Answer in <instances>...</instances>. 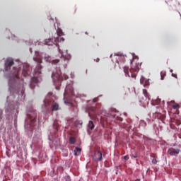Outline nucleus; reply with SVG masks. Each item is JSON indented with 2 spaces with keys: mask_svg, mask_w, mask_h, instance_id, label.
I'll return each instance as SVG.
<instances>
[{
  "mask_svg": "<svg viewBox=\"0 0 181 181\" xmlns=\"http://www.w3.org/2000/svg\"><path fill=\"white\" fill-rule=\"evenodd\" d=\"M4 69L5 71H6L8 75H10V77H12V78L9 80L8 84H12V80L13 83H15L16 80H19V74H18V73H19V71L15 66V62H13V59L7 58L5 60Z\"/></svg>",
  "mask_w": 181,
  "mask_h": 181,
  "instance_id": "f257e3e1",
  "label": "nucleus"
},
{
  "mask_svg": "<svg viewBox=\"0 0 181 181\" xmlns=\"http://www.w3.org/2000/svg\"><path fill=\"white\" fill-rule=\"evenodd\" d=\"M124 72L125 75L128 77H132V78H136V75L139 71V64H135L134 65H132L131 69L124 66L123 68Z\"/></svg>",
  "mask_w": 181,
  "mask_h": 181,
  "instance_id": "f03ea898",
  "label": "nucleus"
},
{
  "mask_svg": "<svg viewBox=\"0 0 181 181\" xmlns=\"http://www.w3.org/2000/svg\"><path fill=\"white\" fill-rule=\"evenodd\" d=\"M59 52L62 54V57L60 59H54V60H50L49 59H50L49 57H45V60H47V62H49V63H52V64H57V63H60V64H63V66H66V63H69V60H70V59H71V57H70V55H68L67 57H64L63 55V51H62V49H60L59 48Z\"/></svg>",
  "mask_w": 181,
  "mask_h": 181,
  "instance_id": "7ed1b4c3",
  "label": "nucleus"
},
{
  "mask_svg": "<svg viewBox=\"0 0 181 181\" xmlns=\"http://www.w3.org/2000/svg\"><path fill=\"white\" fill-rule=\"evenodd\" d=\"M25 120V128H33L36 124V112H31L27 115Z\"/></svg>",
  "mask_w": 181,
  "mask_h": 181,
  "instance_id": "20e7f679",
  "label": "nucleus"
},
{
  "mask_svg": "<svg viewBox=\"0 0 181 181\" xmlns=\"http://www.w3.org/2000/svg\"><path fill=\"white\" fill-rule=\"evenodd\" d=\"M59 42H64V37H57L52 39H47L45 41V45H47V46H53V45H55V46H59Z\"/></svg>",
  "mask_w": 181,
  "mask_h": 181,
  "instance_id": "39448f33",
  "label": "nucleus"
},
{
  "mask_svg": "<svg viewBox=\"0 0 181 181\" xmlns=\"http://www.w3.org/2000/svg\"><path fill=\"white\" fill-rule=\"evenodd\" d=\"M74 94V89L73 88V85H67L65 88V92L64 93V98L73 95Z\"/></svg>",
  "mask_w": 181,
  "mask_h": 181,
  "instance_id": "423d86ee",
  "label": "nucleus"
},
{
  "mask_svg": "<svg viewBox=\"0 0 181 181\" xmlns=\"http://www.w3.org/2000/svg\"><path fill=\"white\" fill-rule=\"evenodd\" d=\"M93 159L95 162H101L103 160V153L101 151L98 150L95 151Z\"/></svg>",
  "mask_w": 181,
  "mask_h": 181,
  "instance_id": "0eeeda50",
  "label": "nucleus"
},
{
  "mask_svg": "<svg viewBox=\"0 0 181 181\" xmlns=\"http://www.w3.org/2000/svg\"><path fill=\"white\" fill-rule=\"evenodd\" d=\"M52 79H53V81L54 83V84H57V83H62V76L60 75V73H52Z\"/></svg>",
  "mask_w": 181,
  "mask_h": 181,
  "instance_id": "6e6552de",
  "label": "nucleus"
},
{
  "mask_svg": "<svg viewBox=\"0 0 181 181\" xmlns=\"http://www.w3.org/2000/svg\"><path fill=\"white\" fill-rule=\"evenodd\" d=\"M180 150L179 148H170L168 150L167 153L170 156H176L179 155Z\"/></svg>",
  "mask_w": 181,
  "mask_h": 181,
  "instance_id": "1a4fd4ad",
  "label": "nucleus"
},
{
  "mask_svg": "<svg viewBox=\"0 0 181 181\" xmlns=\"http://www.w3.org/2000/svg\"><path fill=\"white\" fill-rule=\"evenodd\" d=\"M30 70V66L29 65L25 64L23 66V75L26 77L27 76H29V71Z\"/></svg>",
  "mask_w": 181,
  "mask_h": 181,
  "instance_id": "9d476101",
  "label": "nucleus"
},
{
  "mask_svg": "<svg viewBox=\"0 0 181 181\" xmlns=\"http://www.w3.org/2000/svg\"><path fill=\"white\" fill-rule=\"evenodd\" d=\"M140 83L144 86V87H148L149 86V80L145 78L144 77H141L140 79Z\"/></svg>",
  "mask_w": 181,
  "mask_h": 181,
  "instance_id": "9b49d317",
  "label": "nucleus"
},
{
  "mask_svg": "<svg viewBox=\"0 0 181 181\" xmlns=\"http://www.w3.org/2000/svg\"><path fill=\"white\" fill-rule=\"evenodd\" d=\"M143 94L144 97H146V100H148V101L151 100V95H149V93H148V90L146 89H143Z\"/></svg>",
  "mask_w": 181,
  "mask_h": 181,
  "instance_id": "f8f14e48",
  "label": "nucleus"
},
{
  "mask_svg": "<svg viewBox=\"0 0 181 181\" xmlns=\"http://www.w3.org/2000/svg\"><path fill=\"white\" fill-rule=\"evenodd\" d=\"M52 111H57V110H59V104L54 102H52Z\"/></svg>",
  "mask_w": 181,
  "mask_h": 181,
  "instance_id": "ddd939ff",
  "label": "nucleus"
},
{
  "mask_svg": "<svg viewBox=\"0 0 181 181\" xmlns=\"http://www.w3.org/2000/svg\"><path fill=\"white\" fill-rule=\"evenodd\" d=\"M33 60L35 62H37V63H42V58L39 56V54H37V57L33 58Z\"/></svg>",
  "mask_w": 181,
  "mask_h": 181,
  "instance_id": "4468645a",
  "label": "nucleus"
},
{
  "mask_svg": "<svg viewBox=\"0 0 181 181\" xmlns=\"http://www.w3.org/2000/svg\"><path fill=\"white\" fill-rule=\"evenodd\" d=\"M95 125H94V122H93V121H89L88 124V128H89V129H94Z\"/></svg>",
  "mask_w": 181,
  "mask_h": 181,
  "instance_id": "2eb2a0df",
  "label": "nucleus"
},
{
  "mask_svg": "<svg viewBox=\"0 0 181 181\" xmlns=\"http://www.w3.org/2000/svg\"><path fill=\"white\" fill-rule=\"evenodd\" d=\"M57 34L58 35L59 37H62L61 36H64V33H63V30H62V29H58L57 30Z\"/></svg>",
  "mask_w": 181,
  "mask_h": 181,
  "instance_id": "dca6fc26",
  "label": "nucleus"
},
{
  "mask_svg": "<svg viewBox=\"0 0 181 181\" xmlns=\"http://www.w3.org/2000/svg\"><path fill=\"white\" fill-rule=\"evenodd\" d=\"M69 144H71V145H74V144H76V138H74V136L70 137Z\"/></svg>",
  "mask_w": 181,
  "mask_h": 181,
  "instance_id": "f3484780",
  "label": "nucleus"
},
{
  "mask_svg": "<svg viewBox=\"0 0 181 181\" xmlns=\"http://www.w3.org/2000/svg\"><path fill=\"white\" fill-rule=\"evenodd\" d=\"M88 116L90 117V119H96L97 115H93L91 112H88Z\"/></svg>",
  "mask_w": 181,
  "mask_h": 181,
  "instance_id": "a211bd4d",
  "label": "nucleus"
},
{
  "mask_svg": "<svg viewBox=\"0 0 181 181\" xmlns=\"http://www.w3.org/2000/svg\"><path fill=\"white\" fill-rule=\"evenodd\" d=\"M165 76H166V72L165 71H161L160 72L161 80H165Z\"/></svg>",
  "mask_w": 181,
  "mask_h": 181,
  "instance_id": "6ab92c4d",
  "label": "nucleus"
},
{
  "mask_svg": "<svg viewBox=\"0 0 181 181\" xmlns=\"http://www.w3.org/2000/svg\"><path fill=\"white\" fill-rule=\"evenodd\" d=\"M53 127L54 129H57V131L59 130V123L57 122H54L53 124Z\"/></svg>",
  "mask_w": 181,
  "mask_h": 181,
  "instance_id": "aec40b11",
  "label": "nucleus"
},
{
  "mask_svg": "<svg viewBox=\"0 0 181 181\" xmlns=\"http://www.w3.org/2000/svg\"><path fill=\"white\" fill-rule=\"evenodd\" d=\"M81 151V148L76 147L75 150L74 151V155L77 156V152H80Z\"/></svg>",
  "mask_w": 181,
  "mask_h": 181,
  "instance_id": "412c9836",
  "label": "nucleus"
},
{
  "mask_svg": "<svg viewBox=\"0 0 181 181\" xmlns=\"http://www.w3.org/2000/svg\"><path fill=\"white\" fill-rule=\"evenodd\" d=\"M173 108H174V110H177L179 108H180V105H179V104L175 103L173 105Z\"/></svg>",
  "mask_w": 181,
  "mask_h": 181,
  "instance_id": "4be33fe9",
  "label": "nucleus"
},
{
  "mask_svg": "<svg viewBox=\"0 0 181 181\" xmlns=\"http://www.w3.org/2000/svg\"><path fill=\"white\" fill-rule=\"evenodd\" d=\"M33 83H35V84H37V78H32Z\"/></svg>",
  "mask_w": 181,
  "mask_h": 181,
  "instance_id": "5701e85b",
  "label": "nucleus"
},
{
  "mask_svg": "<svg viewBox=\"0 0 181 181\" xmlns=\"http://www.w3.org/2000/svg\"><path fill=\"white\" fill-rule=\"evenodd\" d=\"M151 162L153 165H156V163H158L156 158H153Z\"/></svg>",
  "mask_w": 181,
  "mask_h": 181,
  "instance_id": "b1692460",
  "label": "nucleus"
},
{
  "mask_svg": "<svg viewBox=\"0 0 181 181\" xmlns=\"http://www.w3.org/2000/svg\"><path fill=\"white\" fill-rule=\"evenodd\" d=\"M65 181H71V179H70V176L65 177Z\"/></svg>",
  "mask_w": 181,
  "mask_h": 181,
  "instance_id": "393cba45",
  "label": "nucleus"
},
{
  "mask_svg": "<svg viewBox=\"0 0 181 181\" xmlns=\"http://www.w3.org/2000/svg\"><path fill=\"white\" fill-rule=\"evenodd\" d=\"M124 160H128L129 159V156L127 155L124 156Z\"/></svg>",
  "mask_w": 181,
  "mask_h": 181,
  "instance_id": "a878e982",
  "label": "nucleus"
},
{
  "mask_svg": "<svg viewBox=\"0 0 181 181\" xmlns=\"http://www.w3.org/2000/svg\"><path fill=\"white\" fill-rule=\"evenodd\" d=\"M175 6H180V2L176 1V2H175Z\"/></svg>",
  "mask_w": 181,
  "mask_h": 181,
  "instance_id": "bb28decb",
  "label": "nucleus"
},
{
  "mask_svg": "<svg viewBox=\"0 0 181 181\" xmlns=\"http://www.w3.org/2000/svg\"><path fill=\"white\" fill-rule=\"evenodd\" d=\"M93 103H97V101H98V98H95L93 100Z\"/></svg>",
  "mask_w": 181,
  "mask_h": 181,
  "instance_id": "cd10ccee",
  "label": "nucleus"
},
{
  "mask_svg": "<svg viewBox=\"0 0 181 181\" xmlns=\"http://www.w3.org/2000/svg\"><path fill=\"white\" fill-rule=\"evenodd\" d=\"M172 76L175 77V78H177V75H176L175 74H172Z\"/></svg>",
  "mask_w": 181,
  "mask_h": 181,
  "instance_id": "c85d7f7f",
  "label": "nucleus"
},
{
  "mask_svg": "<svg viewBox=\"0 0 181 181\" xmlns=\"http://www.w3.org/2000/svg\"><path fill=\"white\" fill-rule=\"evenodd\" d=\"M132 156H133V158H134V159H136V158H138V155H136H136H134H134H132Z\"/></svg>",
  "mask_w": 181,
  "mask_h": 181,
  "instance_id": "c756f323",
  "label": "nucleus"
},
{
  "mask_svg": "<svg viewBox=\"0 0 181 181\" xmlns=\"http://www.w3.org/2000/svg\"><path fill=\"white\" fill-rule=\"evenodd\" d=\"M30 86L31 88H33V83H31Z\"/></svg>",
  "mask_w": 181,
  "mask_h": 181,
  "instance_id": "7c9ffc66",
  "label": "nucleus"
},
{
  "mask_svg": "<svg viewBox=\"0 0 181 181\" xmlns=\"http://www.w3.org/2000/svg\"><path fill=\"white\" fill-rule=\"evenodd\" d=\"M67 78H69V76H65V80H67Z\"/></svg>",
  "mask_w": 181,
  "mask_h": 181,
  "instance_id": "2f4dec72",
  "label": "nucleus"
},
{
  "mask_svg": "<svg viewBox=\"0 0 181 181\" xmlns=\"http://www.w3.org/2000/svg\"><path fill=\"white\" fill-rule=\"evenodd\" d=\"M125 57L124 56H121L120 59H124Z\"/></svg>",
  "mask_w": 181,
  "mask_h": 181,
  "instance_id": "473e14b6",
  "label": "nucleus"
},
{
  "mask_svg": "<svg viewBox=\"0 0 181 181\" xmlns=\"http://www.w3.org/2000/svg\"><path fill=\"white\" fill-rule=\"evenodd\" d=\"M170 1H172V0H167V1H165V2H170Z\"/></svg>",
  "mask_w": 181,
  "mask_h": 181,
  "instance_id": "72a5a7b5",
  "label": "nucleus"
},
{
  "mask_svg": "<svg viewBox=\"0 0 181 181\" xmlns=\"http://www.w3.org/2000/svg\"><path fill=\"white\" fill-rule=\"evenodd\" d=\"M170 73H173V70L170 69Z\"/></svg>",
  "mask_w": 181,
  "mask_h": 181,
  "instance_id": "f704fd0d",
  "label": "nucleus"
},
{
  "mask_svg": "<svg viewBox=\"0 0 181 181\" xmlns=\"http://www.w3.org/2000/svg\"><path fill=\"white\" fill-rule=\"evenodd\" d=\"M85 33H86V35H88V32H86Z\"/></svg>",
  "mask_w": 181,
  "mask_h": 181,
  "instance_id": "c9c22d12",
  "label": "nucleus"
},
{
  "mask_svg": "<svg viewBox=\"0 0 181 181\" xmlns=\"http://www.w3.org/2000/svg\"><path fill=\"white\" fill-rule=\"evenodd\" d=\"M97 62H100V59H97Z\"/></svg>",
  "mask_w": 181,
  "mask_h": 181,
  "instance_id": "e433bc0d",
  "label": "nucleus"
},
{
  "mask_svg": "<svg viewBox=\"0 0 181 181\" xmlns=\"http://www.w3.org/2000/svg\"><path fill=\"white\" fill-rule=\"evenodd\" d=\"M54 28H56V25L55 24H54Z\"/></svg>",
  "mask_w": 181,
  "mask_h": 181,
  "instance_id": "4c0bfd02",
  "label": "nucleus"
},
{
  "mask_svg": "<svg viewBox=\"0 0 181 181\" xmlns=\"http://www.w3.org/2000/svg\"><path fill=\"white\" fill-rule=\"evenodd\" d=\"M93 110H95V107H93Z\"/></svg>",
  "mask_w": 181,
  "mask_h": 181,
  "instance_id": "58836bf2",
  "label": "nucleus"
}]
</instances>
